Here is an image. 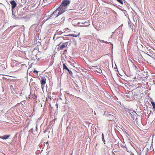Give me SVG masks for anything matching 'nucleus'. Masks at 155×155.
Instances as JSON below:
<instances>
[{"label":"nucleus","instance_id":"1","mask_svg":"<svg viewBox=\"0 0 155 155\" xmlns=\"http://www.w3.org/2000/svg\"><path fill=\"white\" fill-rule=\"evenodd\" d=\"M64 12L58 7L53 13L49 16V18L47 19L50 18H56L58 17Z\"/></svg>","mask_w":155,"mask_h":155},{"label":"nucleus","instance_id":"2","mask_svg":"<svg viewBox=\"0 0 155 155\" xmlns=\"http://www.w3.org/2000/svg\"><path fill=\"white\" fill-rule=\"evenodd\" d=\"M71 2V0H63L62 2L61 5L59 7L64 12L66 10L67 6Z\"/></svg>","mask_w":155,"mask_h":155},{"label":"nucleus","instance_id":"3","mask_svg":"<svg viewBox=\"0 0 155 155\" xmlns=\"http://www.w3.org/2000/svg\"><path fill=\"white\" fill-rule=\"evenodd\" d=\"M130 113L134 120L137 119V116L138 115L137 114L136 112L134 111L131 110L130 111Z\"/></svg>","mask_w":155,"mask_h":155},{"label":"nucleus","instance_id":"4","mask_svg":"<svg viewBox=\"0 0 155 155\" xmlns=\"http://www.w3.org/2000/svg\"><path fill=\"white\" fill-rule=\"evenodd\" d=\"M147 148H144L141 150H140V153L139 155H147Z\"/></svg>","mask_w":155,"mask_h":155},{"label":"nucleus","instance_id":"5","mask_svg":"<svg viewBox=\"0 0 155 155\" xmlns=\"http://www.w3.org/2000/svg\"><path fill=\"white\" fill-rule=\"evenodd\" d=\"M63 69H65L68 71L69 74L71 75L73 74V73L72 71L70 70L68 67L66 66L65 64H63Z\"/></svg>","mask_w":155,"mask_h":155},{"label":"nucleus","instance_id":"6","mask_svg":"<svg viewBox=\"0 0 155 155\" xmlns=\"http://www.w3.org/2000/svg\"><path fill=\"white\" fill-rule=\"evenodd\" d=\"M10 3L12 5V11H13V9L17 5L16 3L14 0L11 1Z\"/></svg>","mask_w":155,"mask_h":155},{"label":"nucleus","instance_id":"7","mask_svg":"<svg viewBox=\"0 0 155 155\" xmlns=\"http://www.w3.org/2000/svg\"><path fill=\"white\" fill-rule=\"evenodd\" d=\"M41 87L43 89V88L44 87L45 84L46 83V78H42L41 81Z\"/></svg>","mask_w":155,"mask_h":155},{"label":"nucleus","instance_id":"8","mask_svg":"<svg viewBox=\"0 0 155 155\" xmlns=\"http://www.w3.org/2000/svg\"><path fill=\"white\" fill-rule=\"evenodd\" d=\"M68 44V42L63 43L61 45L60 47V48L61 50H62L64 48L66 47L67 46Z\"/></svg>","mask_w":155,"mask_h":155},{"label":"nucleus","instance_id":"9","mask_svg":"<svg viewBox=\"0 0 155 155\" xmlns=\"http://www.w3.org/2000/svg\"><path fill=\"white\" fill-rule=\"evenodd\" d=\"M37 25H32L30 28V30L32 31H35L36 29L37 28Z\"/></svg>","mask_w":155,"mask_h":155},{"label":"nucleus","instance_id":"10","mask_svg":"<svg viewBox=\"0 0 155 155\" xmlns=\"http://www.w3.org/2000/svg\"><path fill=\"white\" fill-rule=\"evenodd\" d=\"M107 117L109 120H113L114 119V116L110 114L107 115Z\"/></svg>","mask_w":155,"mask_h":155},{"label":"nucleus","instance_id":"11","mask_svg":"<svg viewBox=\"0 0 155 155\" xmlns=\"http://www.w3.org/2000/svg\"><path fill=\"white\" fill-rule=\"evenodd\" d=\"M80 34V33H79L78 35L72 34H70V35H65V36H72V37H77Z\"/></svg>","mask_w":155,"mask_h":155},{"label":"nucleus","instance_id":"12","mask_svg":"<svg viewBox=\"0 0 155 155\" xmlns=\"http://www.w3.org/2000/svg\"><path fill=\"white\" fill-rule=\"evenodd\" d=\"M10 136V135H4L3 136V137H4V140H6Z\"/></svg>","mask_w":155,"mask_h":155},{"label":"nucleus","instance_id":"13","mask_svg":"<svg viewBox=\"0 0 155 155\" xmlns=\"http://www.w3.org/2000/svg\"><path fill=\"white\" fill-rule=\"evenodd\" d=\"M12 12V17L13 18H16V16L15 15V13H14L13 11Z\"/></svg>","mask_w":155,"mask_h":155},{"label":"nucleus","instance_id":"14","mask_svg":"<svg viewBox=\"0 0 155 155\" xmlns=\"http://www.w3.org/2000/svg\"><path fill=\"white\" fill-rule=\"evenodd\" d=\"M102 141L104 143V144H105V140L104 139V135L103 133H102Z\"/></svg>","mask_w":155,"mask_h":155},{"label":"nucleus","instance_id":"15","mask_svg":"<svg viewBox=\"0 0 155 155\" xmlns=\"http://www.w3.org/2000/svg\"><path fill=\"white\" fill-rule=\"evenodd\" d=\"M95 28L97 31H99L101 29V27L100 28L98 26L97 27L96 25H95V26H94Z\"/></svg>","mask_w":155,"mask_h":155},{"label":"nucleus","instance_id":"16","mask_svg":"<svg viewBox=\"0 0 155 155\" xmlns=\"http://www.w3.org/2000/svg\"><path fill=\"white\" fill-rule=\"evenodd\" d=\"M153 107L154 109H155V104L154 102H151Z\"/></svg>","mask_w":155,"mask_h":155},{"label":"nucleus","instance_id":"17","mask_svg":"<svg viewBox=\"0 0 155 155\" xmlns=\"http://www.w3.org/2000/svg\"><path fill=\"white\" fill-rule=\"evenodd\" d=\"M117 1L121 4H123V0H117Z\"/></svg>","mask_w":155,"mask_h":155},{"label":"nucleus","instance_id":"18","mask_svg":"<svg viewBox=\"0 0 155 155\" xmlns=\"http://www.w3.org/2000/svg\"><path fill=\"white\" fill-rule=\"evenodd\" d=\"M133 65L134 66V69L136 71H137L138 68L134 64H133Z\"/></svg>","mask_w":155,"mask_h":155},{"label":"nucleus","instance_id":"19","mask_svg":"<svg viewBox=\"0 0 155 155\" xmlns=\"http://www.w3.org/2000/svg\"><path fill=\"white\" fill-rule=\"evenodd\" d=\"M97 41H100V42H105V41H104V40H101L99 39H97Z\"/></svg>","mask_w":155,"mask_h":155},{"label":"nucleus","instance_id":"20","mask_svg":"<svg viewBox=\"0 0 155 155\" xmlns=\"http://www.w3.org/2000/svg\"><path fill=\"white\" fill-rule=\"evenodd\" d=\"M104 43H105L106 44L110 43V45H112V47H113V44L110 42H108L106 41H105V42Z\"/></svg>","mask_w":155,"mask_h":155},{"label":"nucleus","instance_id":"21","mask_svg":"<svg viewBox=\"0 0 155 155\" xmlns=\"http://www.w3.org/2000/svg\"><path fill=\"white\" fill-rule=\"evenodd\" d=\"M127 76L128 77H131L132 76V74H131L130 73L128 74L127 75Z\"/></svg>","mask_w":155,"mask_h":155},{"label":"nucleus","instance_id":"22","mask_svg":"<svg viewBox=\"0 0 155 155\" xmlns=\"http://www.w3.org/2000/svg\"><path fill=\"white\" fill-rule=\"evenodd\" d=\"M124 13L125 14V16H127V15H128L127 11L125 10H124Z\"/></svg>","mask_w":155,"mask_h":155},{"label":"nucleus","instance_id":"23","mask_svg":"<svg viewBox=\"0 0 155 155\" xmlns=\"http://www.w3.org/2000/svg\"><path fill=\"white\" fill-rule=\"evenodd\" d=\"M33 72L34 73H37V74L38 73V71L37 70H35L33 71Z\"/></svg>","mask_w":155,"mask_h":155},{"label":"nucleus","instance_id":"24","mask_svg":"<svg viewBox=\"0 0 155 155\" xmlns=\"http://www.w3.org/2000/svg\"><path fill=\"white\" fill-rule=\"evenodd\" d=\"M99 71H97V72L99 73H100L102 71L101 69H98Z\"/></svg>","mask_w":155,"mask_h":155},{"label":"nucleus","instance_id":"25","mask_svg":"<svg viewBox=\"0 0 155 155\" xmlns=\"http://www.w3.org/2000/svg\"><path fill=\"white\" fill-rule=\"evenodd\" d=\"M64 16L63 17H62V18H61V20H62V21H64Z\"/></svg>","mask_w":155,"mask_h":155},{"label":"nucleus","instance_id":"26","mask_svg":"<svg viewBox=\"0 0 155 155\" xmlns=\"http://www.w3.org/2000/svg\"><path fill=\"white\" fill-rule=\"evenodd\" d=\"M59 38H63V37H57V39H58Z\"/></svg>","mask_w":155,"mask_h":155},{"label":"nucleus","instance_id":"27","mask_svg":"<svg viewBox=\"0 0 155 155\" xmlns=\"http://www.w3.org/2000/svg\"><path fill=\"white\" fill-rule=\"evenodd\" d=\"M0 138L4 139V137H3V136H1L0 137Z\"/></svg>","mask_w":155,"mask_h":155},{"label":"nucleus","instance_id":"28","mask_svg":"<svg viewBox=\"0 0 155 155\" xmlns=\"http://www.w3.org/2000/svg\"><path fill=\"white\" fill-rule=\"evenodd\" d=\"M133 19L134 20V21H135V18H134V16L133 15Z\"/></svg>","mask_w":155,"mask_h":155},{"label":"nucleus","instance_id":"29","mask_svg":"<svg viewBox=\"0 0 155 155\" xmlns=\"http://www.w3.org/2000/svg\"><path fill=\"white\" fill-rule=\"evenodd\" d=\"M125 148L126 149V150H127V152H128V149H127V147H125Z\"/></svg>","mask_w":155,"mask_h":155},{"label":"nucleus","instance_id":"30","mask_svg":"<svg viewBox=\"0 0 155 155\" xmlns=\"http://www.w3.org/2000/svg\"><path fill=\"white\" fill-rule=\"evenodd\" d=\"M136 77L135 76L133 78V79H136Z\"/></svg>","mask_w":155,"mask_h":155},{"label":"nucleus","instance_id":"31","mask_svg":"<svg viewBox=\"0 0 155 155\" xmlns=\"http://www.w3.org/2000/svg\"><path fill=\"white\" fill-rule=\"evenodd\" d=\"M56 106L57 107H58V104H56Z\"/></svg>","mask_w":155,"mask_h":155},{"label":"nucleus","instance_id":"32","mask_svg":"<svg viewBox=\"0 0 155 155\" xmlns=\"http://www.w3.org/2000/svg\"><path fill=\"white\" fill-rule=\"evenodd\" d=\"M46 144H48V141L46 143Z\"/></svg>","mask_w":155,"mask_h":155},{"label":"nucleus","instance_id":"33","mask_svg":"<svg viewBox=\"0 0 155 155\" xmlns=\"http://www.w3.org/2000/svg\"><path fill=\"white\" fill-rule=\"evenodd\" d=\"M122 147H123V148H124V147H125V146H122Z\"/></svg>","mask_w":155,"mask_h":155},{"label":"nucleus","instance_id":"34","mask_svg":"<svg viewBox=\"0 0 155 155\" xmlns=\"http://www.w3.org/2000/svg\"><path fill=\"white\" fill-rule=\"evenodd\" d=\"M93 67H96L95 66H92Z\"/></svg>","mask_w":155,"mask_h":155},{"label":"nucleus","instance_id":"35","mask_svg":"<svg viewBox=\"0 0 155 155\" xmlns=\"http://www.w3.org/2000/svg\"><path fill=\"white\" fill-rule=\"evenodd\" d=\"M94 114H96V113H95V112H94Z\"/></svg>","mask_w":155,"mask_h":155},{"label":"nucleus","instance_id":"36","mask_svg":"<svg viewBox=\"0 0 155 155\" xmlns=\"http://www.w3.org/2000/svg\"><path fill=\"white\" fill-rule=\"evenodd\" d=\"M135 19L136 20V21H137V20H136V18H135Z\"/></svg>","mask_w":155,"mask_h":155},{"label":"nucleus","instance_id":"37","mask_svg":"<svg viewBox=\"0 0 155 155\" xmlns=\"http://www.w3.org/2000/svg\"><path fill=\"white\" fill-rule=\"evenodd\" d=\"M112 35H111V37H112Z\"/></svg>","mask_w":155,"mask_h":155},{"label":"nucleus","instance_id":"38","mask_svg":"<svg viewBox=\"0 0 155 155\" xmlns=\"http://www.w3.org/2000/svg\"><path fill=\"white\" fill-rule=\"evenodd\" d=\"M67 51V50H65V51Z\"/></svg>","mask_w":155,"mask_h":155}]
</instances>
